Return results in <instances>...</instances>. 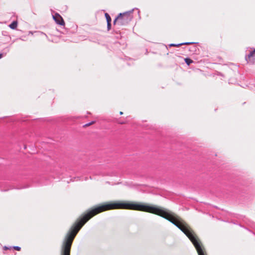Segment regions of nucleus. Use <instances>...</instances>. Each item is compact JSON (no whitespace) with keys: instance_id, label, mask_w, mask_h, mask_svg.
<instances>
[{"instance_id":"1","label":"nucleus","mask_w":255,"mask_h":255,"mask_svg":"<svg viewBox=\"0 0 255 255\" xmlns=\"http://www.w3.org/2000/svg\"><path fill=\"white\" fill-rule=\"evenodd\" d=\"M116 209H126L147 212L167 219L187 236L194 245L198 255H206L202 245L193 231L187 223L174 213L157 207L134 202L116 201L106 203V211Z\"/></svg>"},{"instance_id":"11","label":"nucleus","mask_w":255,"mask_h":255,"mask_svg":"<svg viewBox=\"0 0 255 255\" xmlns=\"http://www.w3.org/2000/svg\"><path fill=\"white\" fill-rule=\"evenodd\" d=\"M94 123V122H91V123H88V124H86L85 126H90V125H91L92 123Z\"/></svg>"},{"instance_id":"10","label":"nucleus","mask_w":255,"mask_h":255,"mask_svg":"<svg viewBox=\"0 0 255 255\" xmlns=\"http://www.w3.org/2000/svg\"><path fill=\"white\" fill-rule=\"evenodd\" d=\"M111 28V22H107V29L109 30Z\"/></svg>"},{"instance_id":"13","label":"nucleus","mask_w":255,"mask_h":255,"mask_svg":"<svg viewBox=\"0 0 255 255\" xmlns=\"http://www.w3.org/2000/svg\"><path fill=\"white\" fill-rule=\"evenodd\" d=\"M120 114L121 115H123V113L122 112H120Z\"/></svg>"},{"instance_id":"12","label":"nucleus","mask_w":255,"mask_h":255,"mask_svg":"<svg viewBox=\"0 0 255 255\" xmlns=\"http://www.w3.org/2000/svg\"><path fill=\"white\" fill-rule=\"evenodd\" d=\"M3 248L4 250H7V249H9L10 248H11V247L8 248L7 247L4 246Z\"/></svg>"},{"instance_id":"7","label":"nucleus","mask_w":255,"mask_h":255,"mask_svg":"<svg viewBox=\"0 0 255 255\" xmlns=\"http://www.w3.org/2000/svg\"><path fill=\"white\" fill-rule=\"evenodd\" d=\"M184 61H185V63H186V64L188 66L190 65V64L191 63L193 62V61L189 58H185L184 59Z\"/></svg>"},{"instance_id":"8","label":"nucleus","mask_w":255,"mask_h":255,"mask_svg":"<svg viewBox=\"0 0 255 255\" xmlns=\"http://www.w3.org/2000/svg\"><path fill=\"white\" fill-rule=\"evenodd\" d=\"M105 15V17H106V20H107V22H111V18L110 16L109 15V14L107 13H106Z\"/></svg>"},{"instance_id":"5","label":"nucleus","mask_w":255,"mask_h":255,"mask_svg":"<svg viewBox=\"0 0 255 255\" xmlns=\"http://www.w3.org/2000/svg\"><path fill=\"white\" fill-rule=\"evenodd\" d=\"M194 43V42H184L182 43H179V44H170L169 45L170 46H175V47H178L179 46L182 45H189L190 44Z\"/></svg>"},{"instance_id":"14","label":"nucleus","mask_w":255,"mask_h":255,"mask_svg":"<svg viewBox=\"0 0 255 255\" xmlns=\"http://www.w3.org/2000/svg\"><path fill=\"white\" fill-rule=\"evenodd\" d=\"M2 57V54L0 53V59Z\"/></svg>"},{"instance_id":"3","label":"nucleus","mask_w":255,"mask_h":255,"mask_svg":"<svg viewBox=\"0 0 255 255\" xmlns=\"http://www.w3.org/2000/svg\"><path fill=\"white\" fill-rule=\"evenodd\" d=\"M246 59L248 63L254 64L255 62V49L251 51L248 56H246Z\"/></svg>"},{"instance_id":"6","label":"nucleus","mask_w":255,"mask_h":255,"mask_svg":"<svg viewBox=\"0 0 255 255\" xmlns=\"http://www.w3.org/2000/svg\"><path fill=\"white\" fill-rule=\"evenodd\" d=\"M17 26V22L16 21H13L10 24H9V27L12 29H15Z\"/></svg>"},{"instance_id":"15","label":"nucleus","mask_w":255,"mask_h":255,"mask_svg":"<svg viewBox=\"0 0 255 255\" xmlns=\"http://www.w3.org/2000/svg\"><path fill=\"white\" fill-rule=\"evenodd\" d=\"M42 34H44L43 32H42ZM44 35L46 36V35L45 34H44Z\"/></svg>"},{"instance_id":"2","label":"nucleus","mask_w":255,"mask_h":255,"mask_svg":"<svg viewBox=\"0 0 255 255\" xmlns=\"http://www.w3.org/2000/svg\"><path fill=\"white\" fill-rule=\"evenodd\" d=\"M134 8L123 13H120L114 21V24H117L119 26L125 25L128 24L132 19V13Z\"/></svg>"},{"instance_id":"9","label":"nucleus","mask_w":255,"mask_h":255,"mask_svg":"<svg viewBox=\"0 0 255 255\" xmlns=\"http://www.w3.org/2000/svg\"><path fill=\"white\" fill-rule=\"evenodd\" d=\"M14 249L16 250V251H19L21 250V248L18 246H13L12 247Z\"/></svg>"},{"instance_id":"4","label":"nucleus","mask_w":255,"mask_h":255,"mask_svg":"<svg viewBox=\"0 0 255 255\" xmlns=\"http://www.w3.org/2000/svg\"><path fill=\"white\" fill-rule=\"evenodd\" d=\"M53 18L57 24L64 25L65 24L64 21L61 15L56 13L53 15Z\"/></svg>"}]
</instances>
